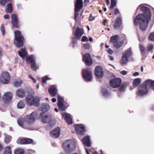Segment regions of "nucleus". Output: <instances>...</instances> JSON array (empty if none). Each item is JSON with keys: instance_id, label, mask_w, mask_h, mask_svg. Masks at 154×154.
Here are the masks:
<instances>
[{"instance_id": "1", "label": "nucleus", "mask_w": 154, "mask_h": 154, "mask_svg": "<svg viewBox=\"0 0 154 154\" xmlns=\"http://www.w3.org/2000/svg\"><path fill=\"white\" fill-rule=\"evenodd\" d=\"M140 10L142 14H138L134 20V24L139 25L140 29L144 31L147 27L148 24L150 21L151 13L150 9L143 5H140L137 8L136 11Z\"/></svg>"}, {"instance_id": "2", "label": "nucleus", "mask_w": 154, "mask_h": 154, "mask_svg": "<svg viewBox=\"0 0 154 154\" xmlns=\"http://www.w3.org/2000/svg\"><path fill=\"white\" fill-rule=\"evenodd\" d=\"M38 112H33L30 115H26L24 118H19L17 121L18 123L22 128L31 130L29 125L34 123L35 121L38 119Z\"/></svg>"}, {"instance_id": "3", "label": "nucleus", "mask_w": 154, "mask_h": 154, "mask_svg": "<svg viewBox=\"0 0 154 154\" xmlns=\"http://www.w3.org/2000/svg\"><path fill=\"white\" fill-rule=\"evenodd\" d=\"M14 34V44L18 48H22L24 45V42L25 40L23 36L21 31L18 30L15 31Z\"/></svg>"}, {"instance_id": "4", "label": "nucleus", "mask_w": 154, "mask_h": 154, "mask_svg": "<svg viewBox=\"0 0 154 154\" xmlns=\"http://www.w3.org/2000/svg\"><path fill=\"white\" fill-rule=\"evenodd\" d=\"M125 36L119 37L118 35H115L111 37L109 41L112 43L113 46L117 49L119 48L123 45Z\"/></svg>"}, {"instance_id": "5", "label": "nucleus", "mask_w": 154, "mask_h": 154, "mask_svg": "<svg viewBox=\"0 0 154 154\" xmlns=\"http://www.w3.org/2000/svg\"><path fill=\"white\" fill-rule=\"evenodd\" d=\"M32 93L27 95L25 99L26 103L30 106L34 105L36 106H38V97L34 96L35 93L33 90H32Z\"/></svg>"}, {"instance_id": "6", "label": "nucleus", "mask_w": 154, "mask_h": 154, "mask_svg": "<svg viewBox=\"0 0 154 154\" xmlns=\"http://www.w3.org/2000/svg\"><path fill=\"white\" fill-rule=\"evenodd\" d=\"M63 148L67 153H70L74 151L75 149V142L72 140H67L63 142Z\"/></svg>"}, {"instance_id": "7", "label": "nucleus", "mask_w": 154, "mask_h": 154, "mask_svg": "<svg viewBox=\"0 0 154 154\" xmlns=\"http://www.w3.org/2000/svg\"><path fill=\"white\" fill-rule=\"evenodd\" d=\"M82 75L85 81L89 82L92 81V73L90 69L86 68L83 69L82 71Z\"/></svg>"}, {"instance_id": "8", "label": "nucleus", "mask_w": 154, "mask_h": 154, "mask_svg": "<svg viewBox=\"0 0 154 154\" xmlns=\"http://www.w3.org/2000/svg\"><path fill=\"white\" fill-rule=\"evenodd\" d=\"M10 81V75L7 72H2L0 75V82L4 84L8 83Z\"/></svg>"}, {"instance_id": "9", "label": "nucleus", "mask_w": 154, "mask_h": 154, "mask_svg": "<svg viewBox=\"0 0 154 154\" xmlns=\"http://www.w3.org/2000/svg\"><path fill=\"white\" fill-rule=\"evenodd\" d=\"M132 53L131 48H130L127 50L123 54L122 57L121 64L122 65H125L128 62V59L129 57L132 55Z\"/></svg>"}, {"instance_id": "10", "label": "nucleus", "mask_w": 154, "mask_h": 154, "mask_svg": "<svg viewBox=\"0 0 154 154\" xmlns=\"http://www.w3.org/2000/svg\"><path fill=\"white\" fill-rule=\"evenodd\" d=\"M11 23L12 26L14 27L19 28L21 26L20 22L17 14H11Z\"/></svg>"}, {"instance_id": "11", "label": "nucleus", "mask_w": 154, "mask_h": 154, "mask_svg": "<svg viewBox=\"0 0 154 154\" xmlns=\"http://www.w3.org/2000/svg\"><path fill=\"white\" fill-rule=\"evenodd\" d=\"M75 20L77 21V17L79 14L78 12L83 7L82 0H75Z\"/></svg>"}, {"instance_id": "12", "label": "nucleus", "mask_w": 154, "mask_h": 154, "mask_svg": "<svg viewBox=\"0 0 154 154\" xmlns=\"http://www.w3.org/2000/svg\"><path fill=\"white\" fill-rule=\"evenodd\" d=\"M40 116L42 121L43 123H48L52 121V116L49 112L46 113L42 112Z\"/></svg>"}, {"instance_id": "13", "label": "nucleus", "mask_w": 154, "mask_h": 154, "mask_svg": "<svg viewBox=\"0 0 154 154\" xmlns=\"http://www.w3.org/2000/svg\"><path fill=\"white\" fill-rule=\"evenodd\" d=\"M13 94L10 92H6L4 94L2 97V100L5 104H8L11 101L13 98Z\"/></svg>"}, {"instance_id": "14", "label": "nucleus", "mask_w": 154, "mask_h": 154, "mask_svg": "<svg viewBox=\"0 0 154 154\" xmlns=\"http://www.w3.org/2000/svg\"><path fill=\"white\" fill-rule=\"evenodd\" d=\"M83 30L82 29L77 27L74 32L75 36L72 37L73 43L74 44L76 42V39H79L83 34Z\"/></svg>"}, {"instance_id": "15", "label": "nucleus", "mask_w": 154, "mask_h": 154, "mask_svg": "<svg viewBox=\"0 0 154 154\" xmlns=\"http://www.w3.org/2000/svg\"><path fill=\"white\" fill-rule=\"evenodd\" d=\"M74 127L76 133L79 135H83L85 132V126L82 124H76Z\"/></svg>"}, {"instance_id": "16", "label": "nucleus", "mask_w": 154, "mask_h": 154, "mask_svg": "<svg viewBox=\"0 0 154 154\" xmlns=\"http://www.w3.org/2000/svg\"><path fill=\"white\" fill-rule=\"evenodd\" d=\"M121 79L119 78H115L111 79L109 82L110 86L113 88H117L120 86Z\"/></svg>"}, {"instance_id": "17", "label": "nucleus", "mask_w": 154, "mask_h": 154, "mask_svg": "<svg viewBox=\"0 0 154 154\" xmlns=\"http://www.w3.org/2000/svg\"><path fill=\"white\" fill-rule=\"evenodd\" d=\"M35 60V57L33 55L28 56L26 60L28 64L31 63V68L34 71H36L37 69Z\"/></svg>"}, {"instance_id": "18", "label": "nucleus", "mask_w": 154, "mask_h": 154, "mask_svg": "<svg viewBox=\"0 0 154 154\" xmlns=\"http://www.w3.org/2000/svg\"><path fill=\"white\" fill-rule=\"evenodd\" d=\"M148 90L142 85L139 87L136 92L137 95L139 97H142L146 94L148 92Z\"/></svg>"}, {"instance_id": "19", "label": "nucleus", "mask_w": 154, "mask_h": 154, "mask_svg": "<svg viewBox=\"0 0 154 154\" xmlns=\"http://www.w3.org/2000/svg\"><path fill=\"white\" fill-rule=\"evenodd\" d=\"M96 76L98 78H102L103 75V71L102 67L99 66H97L95 69Z\"/></svg>"}, {"instance_id": "20", "label": "nucleus", "mask_w": 154, "mask_h": 154, "mask_svg": "<svg viewBox=\"0 0 154 154\" xmlns=\"http://www.w3.org/2000/svg\"><path fill=\"white\" fill-rule=\"evenodd\" d=\"M48 92L50 95L53 97H55L58 92L57 87L55 85H51L49 88Z\"/></svg>"}, {"instance_id": "21", "label": "nucleus", "mask_w": 154, "mask_h": 154, "mask_svg": "<svg viewBox=\"0 0 154 154\" xmlns=\"http://www.w3.org/2000/svg\"><path fill=\"white\" fill-rule=\"evenodd\" d=\"M83 61H85L86 64L88 66L91 65L93 61L90 54L88 53L86 54L84 56Z\"/></svg>"}, {"instance_id": "22", "label": "nucleus", "mask_w": 154, "mask_h": 154, "mask_svg": "<svg viewBox=\"0 0 154 154\" xmlns=\"http://www.w3.org/2000/svg\"><path fill=\"white\" fill-rule=\"evenodd\" d=\"M62 115L63 117L68 124L72 123V120L71 116L69 114L66 112H63L62 114Z\"/></svg>"}, {"instance_id": "23", "label": "nucleus", "mask_w": 154, "mask_h": 154, "mask_svg": "<svg viewBox=\"0 0 154 154\" xmlns=\"http://www.w3.org/2000/svg\"><path fill=\"white\" fill-rule=\"evenodd\" d=\"M60 133V128H57L51 131L50 132V134L51 137L56 138L59 137Z\"/></svg>"}, {"instance_id": "24", "label": "nucleus", "mask_w": 154, "mask_h": 154, "mask_svg": "<svg viewBox=\"0 0 154 154\" xmlns=\"http://www.w3.org/2000/svg\"><path fill=\"white\" fill-rule=\"evenodd\" d=\"M82 141L84 144L86 146L90 147L91 146V142L90 140V137L87 136L82 139Z\"/></svg>"}, {"instance_id": "25", "label": "nucleus", "mask_w": 154, "mask_h": 154, "mask_svg": "<svg viewBox=\"0 0 154 154\" xmlns=\"http://www.w3.org/2000/svg\"><path fill=\"white\" fill-rule=\"evenodd\" d=\"M154 83V81L151 80H147L143 83L142 85L148 90L150 87L152 88Z\"/></svg>"}, {"instance_id": "26", "label": "nucleus", "mask_w": 154, "mask_h": 154, "mask_svg": "<svg viewBox=\"0 0 154 154\" xmlns=\"http://www.w3.org/2000/svg\"><path fill=\"white\" fill-rule=\"evenodd\" d=\"M121 19L120 17H118L115 21L114 25L113 28L115 29H117L119 28L121 23Z\"/></svg>"}, {"instance_id": "27", "label": "nucleus", "mask_w": 154, "mask_h": 154, "mask_svg": "<svg viewBox=\"0 0 154 154\" xmlns=\"http://www.w3.org/2000/svg\"><path fill=\"white\" fill-rule=\"evenodd\" d=\"M33 140L32 139L25 138L21 139L20 140V144H27L32 143L33 142Z\"/></svg>"}, {"instance_id": "28", "label": "nucleus", "mask_w": 154, "mask_h": 154, "mask_svg": "<svg viewBox=\"0 0 154 154\" xmlns=\"http://www.w3.org/2000/svg\"><path fill=\"white\" fill-rule=\"evenodd\" d=\"M50 109L49 105L47 103H42L41 106V110L43 112H46L48 111Z\"/></svg>"}, {"instance_id": "29", "label": "nucleus", "mask_w": 154, "mask_h": 154, "mask_svg": "<svg viewBox=\"0 0 154 154\" xmlns=\"http://www.w3.org/2000/svg\"><path fill=\"white\" fill-rule=\"evenodd\" d=\"M17 95L19 97L23 98L26 96L25 91L23 89H20L16 91Z\"/></svg>"}, {"instance_id": "30", "label": "nucleus", "mask_w": 154, "mask_h": 154, "mask_svg": "<svg viewBox=\"0 0 154 154\" xmlns=\"http://www.w3.org/2000/svg\"><path fill=\"white\" fill-rule=\"evenodd\" d=\"M103 96L105 97H109L111 96L110 92L106 88H103L102 90Z\"/></svg>"}, {"instance_id": "31", "label": "nucleus", "mask_w": 154, "mask_h": 154, "mask_svg": "<svg viewBox=\"0 0 154 154\" xmlns=\"http://www.w3.org/2000/svg\"><path fill=\"white\" fill-rule=\"evenodd\" d=\"M59 109L61 111H64L68 106L66 102H63L60 104H57Z\"/></svg>"}, {"instance_id": "32", "label": "nucleus", "mask_w": 154, "mask_h": 154, "mask_svg": "<svg viewBox=\"0 0 154 154\" xmlns=\"http://www.w3.org/2000/svg\"><path fill=\"white\" fill-rule=\"evenodd\" d=\"M18 54L20 56L23 58L26 56L27 52L25 49H21L20 51H18Z\"/></svg>"}, {"instance_id": "33", "label": "nucleus", "mask_w": 154, "mask_h": 154, "mask_svg": "<svg viewBox=\"0 0 154 154\" xmlns=\"http://www.w3.org/2000/svg\"><path fill=\"white\" fill-rule=\"evenodd\" d=\"M5 11L8 13H11L13 11V7L11 4H8L7 6Z\"/></svg>"}, {"instance_id": "34", "label": "nucleus", "mask_w": 154, "mask_h": 154, "mask_svg": "<svg viewBox=\"0 0 154 154\" xmlns=\"http://www.w3.org/2000/svg\"><path fill=\"white\" fill-rule=\"evenodd\" d=\"M11 147L9 146H7L5 147L4 149L3 154H11Z\"/></svg>"}, {"instance_id": "35", "label": "nucleus", "mask_w": 154, "mask_h": 154, "mask_svg": "<svg viewBox=\"0 0 154 154\" xmlns=\"http://www.w3.org/2000/svg\"><path fill=\"white\" fill-rule=\"evenodd\" d=\"M139 47L140 48V50L141 51V53L142 55H145L146 53V48L144 46L140 44H139Z\"/></svg>"}, {"instance_id": "36", "label": "nucleus", "mask_w": 154, "mask_h": 154, "mask_svg": "<svg viewBox=\"0 0 154 154\" xmlns=\"http://www.w3.org/2000/svg\"><path fill=\"white\" fill-rule=\"evenodd\" d=\"M121 86L119 88V91L121 92L124 91L125 90L127 86L126 84H122L121 85H120Z\"/></svg>"}, {"instance_id": "37", "label": "nucleus", "mask_w": 154, "mask_h": 154, "mask_svg": "<svg viewBox=\"0 0 154 154\" xmlns=\"http://www.w3.org/2000/svg\"><path fill=\"white\" fill-rule=\"evenodd\" d=\"M25 104L23 101H19L17 105V106L19 109H23L25 107Z\"/></svg>"}, {"instance_id": "38", "label": "nucleus", "mask_w": 154, "mask_h": 154, "mask_svg": "<svg viewBox=\"0 0 154 154\" xmlns=\"http://www.w3.org/2000/svg\"><path fill=\"white\" fill-rule=\"evenodd\" d=\"M15 154H24L25 151L21 149H15L14 151Z\"/></svg>"}, {"instance_id": "39", "label": "nucleus", "mask_w": 154, "mask_h": 154, "mask_svg": "<svg viewBox=\"0 0 154 154\" xmlns=\"http://www.w3.org/2000/svg\"><path fill=\"white\" fill-rule=\"evenodd\" d=\"M140 82V80L139 79H136L134 80L133 82V85L134 86H138Z\"/></svg>"}, {"instance_id": "40", "label": "nucleus", "mask_w": 154, "mask_h": 154, "mask_svg": "<svg viewBox=\"0 0 154 154\" xmlns=\"http://www.w3.org/2000/svg\"><path fill=\"white\" fill-rule=\"evenodd\" d=\"M57 104H60L65 102L63 97L58 95L57 97Z\"/></svg>"}, {"instance_id": "41", "label": "nucleus", "mask_w": 154, "mask_h": 154, "mask_svg": "<svg viewBox=\"0 0 154 154\" xmlns=\"http://www.w3.org/2000/svg\"><path fill=\"white\" fill-rule=\"evenodd\" d=\"M11 0H0V5L5 6L8 2H10Z\"/></svg>"}, {"instance_id": "42", "label": "nucleus", "mask_w": 154, "mask_h": 154, "mask_svg": "<svg viewBox=\"0 0 154 154\" xmlns=\"http://www.w3.org/2000/svg\"><path fill=\"white\" fill-rule=\"evenodd\" d=\"M51 79V78L48 77L47 76H45L42 78V83H46L47 80H50Z\"/></svg>"}, {"instance_id": "43", "label": "nucleus", "mask_w": 154, "mask_h": 154, "mask_svg": "<svg viewBox=\"0 0 154 154\" xmlns=\"http://www.w3.org/2000/svg\"><path fill=\"white\" fill-rule=\"evenodd\" d=\"M116 0H111L110 8L113 9L116 5Z\"/></svg>"}, {"instance_id": "44", "label": "nucleus", "mask_w": 154, "mask_h": 154, "mask_svg": "<svg viewBox=\"0 0 154 154\" xmlns=\"http://www.w3.org/2000/svg\"><path fill=\"white\" fill-rule=\"evenodd\" d=\"M154 48L153 45L152 44H149L147 47V50L148 51H150L153 49Z\"/></svg>"}, {"instance_id": "45", "label": "nucleus", "mask_w": 154, "mask_h": 154, "mask_svg": "<svg viewBox=\"0 0 154 154\" xmlns=\"http://www.w3.org/2000/svg\"><path fill=\"white\" fill-rule=\"evenodd\" d=\"M1 29L2 32V35L3 36H4L5 33V31L4 24L3 23L2 24L1 27Z\"/></svg>"}, {"instance_id": "46", "label": "nucleus", "mask_w": 154, "mask_h": 154, "mask_svg": "<svg viewBox=\"0 0 154 154\" xmlns=\"http://www.w3.org/2000/svg\"><path fill=\"white\" fill-rule=\"evenodd\" d=\"M149 39L150 41H154V32L150 34L149 37Z\"/></svg>"}, {"instance_id": "47", "label": "nucleus", "mask_w": 154, "mask_h": 154, "mask_svg": "<svg viewBox=\"0 0 154 154\" xmlns=\"http://www.w3.org/2000/svg\"><path fill=\"white\" fill-rule=\"evenodd\" d=\"M83 47L85 49H89L90 48V45L89 43H86L84 44Z\"/></svg>"}, {"instance_id": "48", "label": "nucleus", "mask_w": 154, "mask_h": 154, "mask_svg": "<svg viewBox=\"0 0 154 154\" xmlns=\"http://www.w3.org/2000/svg\"><path fill=\"white\" fill-rule=\"evenodd\" d=\"M10 139L9 137H6L5 139V142L6 144L9 143L10 142Z\"/></svg>"}, {"instance_id": "49", "label": "nucleus", "mask_w": 154, "mask_h": 154, "mask_svg": "<svg viewBox=\"0 0 154 154\" xmlns=\"http://www.w3.org/2000/svg\"><path fill=\"white\" fill-rule=\"evenodd\" d=\"M22 83L19 81H15L14 82V85L16 87L19 86Z\"/></svg>"}, {"instance_id": "50", "label": "nucleus", "mask_w": 154, "mask_h": 154, "mask_svg": "<svg viewBox=\"0 0 154 154\" xmlns=\"http://www.w3.org/2000/svg\"><path fill=\"white\" fill-rule=\"evenodd\" d=\"M82 41L83 42H88V41L87 37L85 36H83L82 37Z\"/></svg>"}, {"instance_id": "51", "label": "nucleus", "mask_w": 154, "mask_h": 154, "mask_svg": "<svg viewBox=\"0 0 154 154\" xmlns=\"http://www.w3.org/2000/svg\"><path fill=\"white\" fill-rule=\"evenodd\" d=\"M108 53L111 55L113 53V51L111 49L109 48L108 50H106Z\"/></svg>"}, {"instance_id": "52", "label": "nucleus", "mask_w": 154, "mask_h": 154, "mask_svg": "<svg viewBox=\"0 0 154 154\" xmlns=\"http://www.w3.org/2000/svg\"><path fill=\"white\" fill-rule=\"evenodd\" d=\"M95 19V17H93L91 14L90 16L89 20L90 21H92L94 20Z\"/></svg>"}, {"instance_id": "53", "label": "nucleus", "mask_w": 154, "mask_h": 154, "mask_svg": "<svg viewBox=\"0 0 154 154\" xmlns=\"http://www.w3.org/2000/svg\"><path fill=\"white\" fill-rule=\"evenodd\" d=\"M119 10L117 8H116L115 9L114 12V14H117L119 13Z\"/></svg>"}, {"instance_id": "54", "label": "nucleus", "mask_w": 154, "mask_h": 154, "mask_svg": "<svg viewBox=\"0 0 154 154\" xmlns=\"http://www.w3.org/2000/svg\"><path fill=\"white\" fill-rule=\"evenodd\" d=\"M120 73L122 75H125L127 73V72L126 71L123 70L121 71Z\"/></svg>"}, {"instance_id": "55", "label": "nucleus", "mask_w": 154, "mask_h": 154, "mask_svg": "<svg viewBox=\"0 0 154 154\" xmlns=\"http://www.w3.org/2000/svg\"><path fill=\"white\" fill-rule=\"evenodd\" d=\"M4 18L5 19H9V16L8 14H6L4 16Z\"/></svg>"}, {"instance_id": "56", "label": "nucleus", "mask_w": 154, "mask_h": 154, "mask_svg": "<svg viewBox=\"0 0 154 154\" xmlns=\"http://www.w3.org/2000/svg\"><path fill=\"white\" fill-rule=\"evenodd\" d=\"M4 147L0 143V152L2 151Z\"/></svg>"}, {"instance_id": "57", "label": "nucleus", "mask_w": 154, "mask_h": 154, "mask_svg": "<svg viewBox=\"0 0 154 154\" xmlns=\"http://www.w3.org/2000/svg\"><path fill=\"white\" fill-rule=\"evenodd\" d=\"M139 75V73L137 72H134L133 74V75L134 76H137Z\"/></svg>"}, {"instance_id": "58", "label": "nucleus", "mask_w": 154, "mask_h": 154, "mask_svg": "<svg viewBox=\"0 0 154 154\" xmlns=\"http://www.w3.org/2000/svg\"><path fill=\"white\" fill-rule=\"evenodd\" d=\"M56 99L55 98H53L52 99V101L53 103H55L56 101Z\"/></svg>"}, {"instance_id": "59", "label": "nucleus", "mask_w": 154, "mask_h": 154, "mask_svg": "<svg viewBox=\"0 0 154 154\" xmlns=\"http://www.w3.org/2000/svg\"><path fill=\"white\" fill-rule=\"evenodd\" d=\"M107 21H108V20H107L106 19H104L103 21V24L104 25H105V23H106L107 22Z\"/></svg>"}, {"instance_id": "60", "label": "nucleus", "mask_w": 154, "mask_h": 154, "mask_svg": "<svg viewBox=\"0 0 154 154\" xmlns=\"http://www.w3.org/2000/svg\"><path fill=\"white\" fill-rule=\"evenodd\" d=\"M150 109L152 110H154V104L151 106Z\"/></svg>"}, {"instance_id": "61", "label": "nucleus", "mask_w": 154, "mask_h": 154, "mask_svg": "<svg viewBox=\"0 0 154 154\" xmlns=\"http://www.w3.org/2000/svg\"><path fill=\"white\" fill-rule=\"evenodd\" d=\"M32 81L33 82V83L34 84H35L36 82V80L33 78L32 79Z\"/></svg>"}, {"instance_id": "62", "label": "nucleus", "mask_w": 154, "mask_h": 154, "mask_svg": "<svg viewBox=\"0 0 154 154\" xmlns=\"http://www.w3.org/2000/svg\"><path fill=\"white\" fill-rule=\"evenodd\" d=\"M108 57H109L110 60L111 61L113 60H114V58L112 56H109Z\"/></svg>"}, {"instance_id": "63", "label": "nucleus", "mask_w": 154, "mask_h": 154, "mask_svg": "<svg viewBox=\"0 0 154 154\" xmlns=\"http://www.w3.org/2000/svg\"><path fill=\"white\" fill-rule=\"evenodd\" d=\"M105 1L106 2V4L107 5H109L110 3L109 0H105Z\"/></svg>"}, {"instance_id": "64", "label": "nucleus", "mask_w": 154, "mask_h": 154, "mask_svg": "<svg viewBox=\"0 0 154 154\" xmlns=\"http://www.w3.org/2000/svg\"><path fill=\"white\" fill-rule=\"evenodd\" d=\"M28 77L32 79L33 78V77H32V76L31 75H29Z\"/></svg>"}]
</instances>
